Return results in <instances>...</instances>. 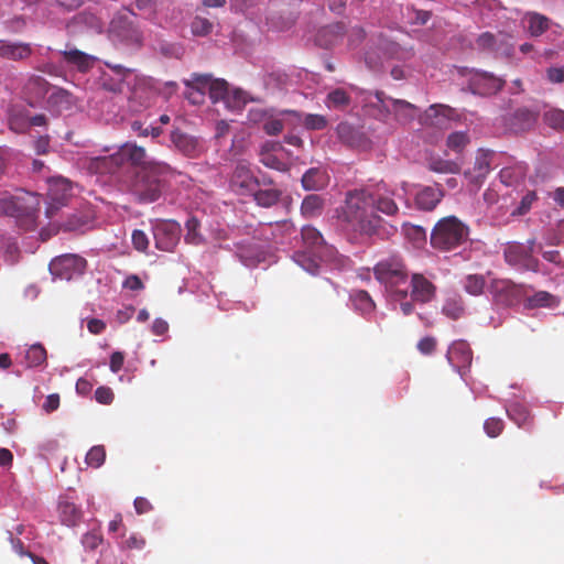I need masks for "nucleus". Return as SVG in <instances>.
<instances>
[{"mask_svg": "<svg viewBox=\"0 0 564 564\" xmlns=\"http://www.w3.org/2000/svg\"><path fill=\"white\" fill-rule=\"evenodd\" d=\"M545 121L552 128L564 130V110L554 109L545 113Z\"/></svg>", "mask_w": 564, "mask_h": 564, "instance_id": "57", "label": "nucleus"}, {"mask_svg": "<svg viewBox=\"0 0 564 564\" xmlns=\"http://www.w3.org/2000/svg\"><path fill=\"white\" fill-rule=\"evenodd\" d=\"M538 113L525 108H518L505 118L506 127L512 132H524L534 127Z\"/></svg>", "mask_w": 564, "mask_h": 564, "instance_id": "21", "label": "nucleus"}, {"mask_svg": "<svg viewBox=\"0 0 564 564\" xmlns=\"http://www.w3.org/2000/svg\"><path fill=\"white\" fill-rule=\"evenodd\" d=\"M325 200L319 195H307L301 204V214L305 218H315L322 215Z\"/></svg>", "mask_w": 564, "mask_h": 564, "instance_id": "33", "label": "nucleus"}, {"mask_svg": "<svg viewBox=\"0 0 564 564\" xmlns=\"http://www.w3.org/2000/svg\"><path fill=\"white\" fill-rule=\"evenodd\" d=\"M561 304V299L547 291H536L532 295H525L524 307L527 310L535 308H555Z\"/></svg>", "mask_w": 564, "mask_h": 564, "instance_id": "28", "label": "nucleus"}, {"mask_svg": "<svg viewBox=\"0 0 564 564\" xmlns=\"http://www.w3.org/2000/svg\"><path fill=\"white\" fill-rule=\"evenodd\" d=\"M373 274L394 300L408 297L409 272L400 256L391 254L380 260L373 268Z\"/></svg>", "mask_w": 564, "mask_h": 564, "instance_id": "3", "label": "nucleus"}, {"mask_svg": "<svg viewBox=\"0 0 564 564\" xmlns=\"http://www.w3.org/2000/svg\"><path fill=\"white\" fill-rule=\"evenodd\" d=\"M133 18L134 14L127 9L116 13L109 24L110 36L126 44L140 46L143 35Z\"/></svg>", "mask_w": 564, "mask_h": 564, "instance_id": "7", "label": "nucleus"}, {"mask_svg": "<svg viewBox=\"0 0 564 564\" xmlns=\"http://www.w3.org/2000/svg\"><path fill=\"white\" fill-rule=\"evenodd\" d=\"M351 101L350 96L343 88H336L329 91L325 99L327 108L332 109H345Z\"/></svg>", "mask_w": 564, "mask_h": 564, "instance_id": "40", "label": "nucleus"}, {"mask_svg": "<svg viewBox=\"0 0 564 564\" xmlns=\"http://www.w3.org/2000/svg\"><path fill=\"white\" fill-rule=\"evenodd\" d=\"M411 299L420 303L431 302L436 293V286L421 273H414L409 282Z\"/></svg>", "mask_w": 564, "mask_h": 564, "instance_id": "23", "label": "nucleus"}, {"mask_svg": "<svg viewBox=\"0 0 564 564\" xmlns=\"http://www.w3.org/2000/svg\"><path fill=\"white\" fill-rule=\"evenodd\" d=\"M442 311L447 317L458 319L464 315L465 308L460 299H448Z\"/></svg>", "mask_w": 564, "mask_h": 564, "instance_id": "52", "label": "nucleus"}, {"mask_svg": "<svg viewBox=\"0 0 564 564\" xmlns=\"http://www.w3.org/2000/svg\"><path fill=\"white\" fill-rule=\"evenodd\" d=\"M507 414L519 427H525L532 423V416L528 408L519 402L511 403L507 408Z\"/></svg>", "mask_w": 564, "mask_h": 564, "instance_id": "34", "label": "nucleus"}, {"mask_svg": "<svg viewBox=\"0 0 564 564\" xmlns=\"http://www.w3.org/2000/svg\"><path fill=\"white\" fill-rule=\"evenodd\" d=\"M9 128L17 133H24L29 130V115L25 108L12 106L9 110Z\"/></svg>", "mask_w": 564, "mask_h": 564, "instance_id": "31", "label": "nucleus"}, {"mask_svg": "<svg viewBox=\"0 0 564 564\" xmlns=\"http://www.w3.org/2000/svg\"><path fill=\"white\" fill-rule=\"evenodd\" d=\"M304 246L312 253V258H307L304 253L296 254V262L305 270L314 273L317 268V259L323 260L329 252V247L325 243L322 234L313 226H304L301 230Z\"/></svg>", "mask_w": 564, "mask_h": 564, "instance_id": "6", "label": "nucleus"}, {"mask_svg": "<svg viewBox=\"0 0 564 564\" xmlns=\"http://www.w3.org/2000/svg\"><path fill=\"white\" fill-rule=\"evenodd\" d=\"M535 240L530 239L527 243L508 242L503 249V258L506 262L519 271L539 270V260L533 256Z\"/></svg>", "mask_w": 564, "mask_h": 564, "instance_id": "8", "label": "nucleus"}, {"mask_svg": "<svg viewBox=\"0 0 564 564\" xmlns=\"http://www.w3.org/2000/svg\"><path fill=\"white\" fill-rule=\"evenodd\" d=\"M90 220V215L86 213H74L72 214L66 221L63 223L64 230L74 231L80 229L83 226L87 225Z\"/></svg>", "mask_w": 564, "mask_h": 564, "instance_id": "51", "label": "nucleus"}, {"mask_svg": "<svg viewBox=\"0 0 564 564\" xmlns=\"http://www.w3.org/2000/svg\"><path fill=\"white\" fill-rule=\"evenodd\" d=\"M267 183L271 184L272 181L263 177L262 184ZM260 185L261 181L253 175L248 163H237L230 178V187L234 192L239 195H249Z\"/></svg>", "mask_w": 564, "mask_h": 564, "instance_id": "14", "label": "nucleus"}, {"mask_svg": "<svg viewBox=\"0 0 564 564\" xmlns=\"http://www.w3.org/2000/svg\"><path fill=\"white\" fill-rule=\"evenodd\" d=\"M28 368H36L46 364L47 352L41 344H34L25 350L24 355Z\"/></svg>", "mask_w": 564, "mask_h": 564, "instance_id": "36", "label": "nucleus"}, {"mask_svg": "<svg viewBox=\"0 0 564 564\" xmlns=\"http://www.w3.org/2000/svg\"><path fill=\"white\" fill-rule=\"evenodd\" d=\"M170 166L165 163H149L140 169L132 181L131 192L140 203H153L163 192Z\"/></svg>", "mask_w": 564, "mask_h": 564, "instance_id": "2", "label": "nucleus"}, {"mask_svg": "<svg viewBox=\"0 0 564 564\" xmlns=\"http://www.w3.org/2000/svg\"><path fill=\"white\" fill-rule=\"evenodd\" d=\"M208 96L213 104H216L220 100L229 102L230 90L228 83L225 79L212 77Z\"/></svg>", "mask_w": 564, "mask_h": 564, "instance_id": "37", "label": "nucleus"}, {"mask_svg": "<svg viewBox=\"0 0 564 564\" xmlns=\"http://www.w3.org/2000/svg\"><path fill=\"white\" fill-rule=\"evenodd\" d=\"M115 394L109 387H98L95 391V399L101 404H110L113 401Z\"/></svg>", "mask_w": 564, "mask_h": 564, "instance_id": "59", "label": "nucleus"}, {"mask_svg": "<svg viewBox=\"0 0 564 564\" xmlns=\"http://www.w3.org/2000/svg\"><path fill=\"white\" fill-rule=\"evenodd\" d=\"M369 188L372 209H376L377 213L384 214L389 217H393L399 214V206L395 199H401L402 196L394 188L389 187L386 183H379Z\"/></svg>", "mask_w": 564, "mask_h": 564, "instance_id": "13", "label": "nucleus"}, {"mask_svg": "<svg viewBox=\"0 0 564 564\" xmlns=\"http://www.w3.org/2000/svg\"><path fill=\"white\" fill-rule=\"evenodd\" d=\"M531 286L517 284L509 279H494L490 283L489 291L499 305L511 307L524 303V297Z\"/></svg>", "mask_w": 564, "mask_h": 564, "instance_id": "9", "label": "nucleus"}, {"mask_svg": "<svg viewBox=\"0 0 564 564\" xmlns=\"http://www.w3.org/2000/svg\"><path fill=\"white\" fill-rule=\"evenodd\" d=\"M105 459L106 451L105 447L101 445L91 447L86 455V463L94 468L100 467L104 464Z\"/></svg>", "mask_w": 564, "mask_h": 564, "instance_id": "53", "label": "nucleus"}, {"mask_svg": "<svg viewBox=\"0 0 564 564\" xmlns=\"http://www.w3.org/2000/svg\"><path fill=\"white\" fill-rule=\"evenodd\" d=\"M468 236L467 225L456 216H446L432 229L431 246L440 251H451L467 242Z\"/></svg>", "mask_w": 564, "mask_h": 564, "instance_id": "5", "label": "nucleus"}, {"mask_svg": "<svg viewBox=\"0 0 564 564\" xmlns=\"http://www.w3.org/2000/svg\"><path fill=\"white\" fill-rule=\"evenodd\" d=\"M184 96L193 105H202L205 101V93H202V91L191 87V85L186 86Z\"/></svg>", "mask_w": 564, "mask_h": 564, "instance_id": "62", "label": "nucleus"}, {"mask_svg": "<svg viewBox=\"0 0 564 564\" xmlns=\"http://www.w3.org/2000/svg\"><path fill=\"white\" fill-rule=\"evenodd\" d=\"M132 245L139 251H145L149 246L148 236L139 229L133 230L132 232Z\"/></svg>", "mask_w": 564, "mask_h": 564, "instance_id": "60", "label": "nucleus"}, {"mask_svg": "<svg viewBox=\"0 0 564 564\" xmlns=\"http://www.w3.org/2000/svg\"><path fill=\"white\" fill-rule=\"evenodd\" d=\"M506 37L507 36L502 33L495 35L490 32H485L477 37L476 44L477 47L482 51H498V43H502Z\"/></svg>", "mask_w": 564, "mask_h": 564, "instance_id": "41", "label": "nucleus"}, {"mask_svg": "<svg viewBox=\"0 0 564 564\" xmlns=\"http://www.w3.org/2000/svg\"><path fill=\"white\" fill-rule=\"evenodd\" d=\"M153 236L159 250L172 252L180 241L181 226L173 220L161 221L154 226Z\"/></svg>", "mask_w": 564, "mask_h": 564, "instance_id": "15", "label": "nucleus"}, {"mask_svg": "<svg viewBox=\"0 0 564 564\" xmlns=\"http://www.w3.org/2000/svg\"><path fill=\"white\" fill-rule=\"evenodd\" d=\"M436 348V339L431 336L423 337L417 343V349L423 355H431Z\"/></svg>", "mask_w": 564, "mask_h": 564, "instance_id": "63", "label": "nucleus"}, {"mask_svg": "<svg viewBox=\"0 0 564 564\" xmlns=\"http://www.w3.org/2000/svg\"><path fill=\"white\" fill-rule=\"evenodd\" d=\"M33 53L32 46L23 42L0 41V57L13 62L28 59Z\"/></svg>", "mask_w": 564, "mask_h": 564, "instance_id": "24", "label": "nucleus"}, {"mask_svg": "<svg viewBox=\"0 0 564 564\" xmlns=\"http://www.w3.org/2000/svg\"><path fill=\"white\" fill-rule=\"evenodd\" d=\"M172 142L180 152L189 158L198 156L202 151V147L195 137L180 130L172 133Z\"/></svg>", "mask_w": 564, "mask_h": 564, "instance_id": "27", "label": "nucleus"}, {"mask_svg": "<svg viewBox=\"0 0 564 564\" xmlns=\"http://www.w3.org/2000/svg\"><path fill=\"white\" fill-rule=\"evenodd\" d=\"M210 80H212V75H209V74L194 73V74H192L189 79L184 80V85L185 86L191 85V87H193L202 93H205V95H206L209 90Z\"/></svg>", "mask_w": 564, "mask_h": 564, "instance_id": "48", "label": "nucleus"}, {"mask_svg": "<svg viewBox=\"0 0 564 564\" xmlns=\"http://www.w3.org/2000/svg\"><path fill=\"white\" fill-rule=\"evenodd\" d=\"M118 156L120 158L121 166L131 165L142 169L149 163H156L149 159V155L143 147L134 142H126L118 149Z\"/></svg>", "mask_w": 564, "mask_h": 564, "instance_id": "19", "label": "nucleus"}, {"mask_svg": "<svg viewBox=\"0 0 564 564\" xmlns=\"http://www.w3.org/2000/svg\"><path fill=\"white\" fill-rule=\"evenodd\" d=\"M256 200V203L261 207H272L275 205L280 198H281V191L276 188H259L257 187L254 192H251V194Z\"/></svg>", "mask_w": 564, "mask_h": 564, "instance_id": "35", "label": "nucleus"}, {"mask_svg": "<svg viewBox=\"0 0 564 564\" xmlns=\"http://www.w3.org/2000/svg\"><path fill=\"white\" fill-rule=\"evenodd\" d=\"M301 121V112L296 110H282L278 116H265L262 129L268 135H278L282 132L284 124H299Z\"/></svg>", "mask_w": 564, "mask_h": 564, "instance_id": "18", "label": "nucleus"}, {"mask_svg": "<svg viewBox=\"0 0 564 564\" xmlns=\"http://www.w3.org/2000/svg\"><path fill=\"white\" fill-rule=\"evenodd\" d=\"M547 79L551 83L560 84L564 82V66L563 67H550L546 72Z\"/></svg>", "mask_w": 564, "mask_h": 564, "instance_id": "64", "label": "nucleus"}, {"mask_svg": "<svg viewBox=\"0 0 564 564\" xmlns=\"http://www.w3.org/2000/svg\"><path fill=\"white\" fill-rule=\"evenodd\" d=\"M118 152L110 155L91 158L88 161L87 169L95 174H115L121 169Z\"/></svg>", "mask_w": 564, "mask_h": 564, "instance_id": "25", "label": "nucleus"}, {"mask_svg": "<svg viewBox=\"0 0 564 564\" xmlns=\"http://www.w3.org/2000/svg\"><path fill=\"white\" fill-rule=\"evenodd\" d=\"M47 184V207L45 214L47 218H52L73 196V185L69 180L62 176L50 178Z\"/></svg>", "mask_w": 564, "mask_h": 564, "instance_id": "10", "label": "nucleus"}, {"mask_svg": "<svg viewBox=\"0 0 564 564\" xmlns=\"http://www.w3.org/2000/svg\"><path fill=\"white\" fill-rule=\"evenodd\" d=\"M505 424L501 419L489 417L484 423V430L489 437H497L503 431Z\"/></svg>", "mask_w": 564, "mask_h": 564, "instance_id": "56", "label": "nucleus"}, {"mask_svg": "<svg viewBox=\"0 0 564 564\" xmlns=\"http://www.w3.org/2000/svg\"><path fill=\"white\" fill-rule=\"evenodd\" d=\"M40 212V198L36 194L20 191L14 195L4 193L0 196V215L17 218L25 227L36 226Z\"/></svg>", "mask_w": 564, "mask_h": 564, "instance_id": "4", "label": "nucleus"}, {"mask_svg": "<svg viewBox=\"0 0 564 564\" xmlns=\"http://www.w3.org/2000/svg\"><path fill=\"white\" fill-rule=\"evenodd\" d=\"M486 280L480 274H469L465 279V291L474 296L480 295L485 289Z\"/></svg>", "mask_w": 564, "mask_h": 564, "instance_id": "46", "label": "nucleus"}, {"mask_svg": "<svg viewBox=\"0 0 564 564\" xmlns=\"http://www.w3.org/2000/svg\"><path fill=\"white\" fill-rule=\"evenodd\" d=\"M351 297L356 310L360 311L362 314L371 313L376 307L375 302L367 291H356Z\"/></svg>", "mask_w": 564, "mask_h": 564, "instance_id": "43", "label": "nucleus"}, {"mask_svg": "<svg viewBox=\"0 0 564 564\" xmlns=\"http://www.w3.org/2000/svg\"><path fill=\"white\" fill-rule=\"evenodd\" d=\"M86 267V259L73 253L58 256L54 258L48 265L52 275L67 281L82 275Z\"/></svg>", "mask_w": 564, "mask_h": 564, "instance_id": "12", "label": "nucleus"}, {"mask_svg": "<svg viewBox=\"0 0 564 564\" xmlns=\"http://www.w3.org/2000/svg\"><path fill=\"white\" fill-rule=\"evenodd\" d=\"M491 151L482 149L478 150L473 166L464 172L468 182L474 184L477 188L485 181L491 170Z\"/></svg>", "mask_w": 564, "mask_h": 564, "instance_id": "16", "label": "nucleus"}, {"mask_svg": "<svg viewBox=\"0 0 564 564\" xmlns=\"http://www.w3.org/2000/svg\"><path fill=\"white\" fill-rule=\"evenodd\" d=\"M105 65L112 73L111 75H115L116 78L121 79L122 82H124L126 78H128L133 73L132 68H128L112 62H105Z\"/></svg>", "mask_w": 564, "mask_h": 564, "instance_id": "58", "label": "nucleus"}, {"mask_svg": "<svg viewBox=\"0 0 564 564\" xmlns=\"http://www.w3.org/2000/svg\"><path fill=\"white\" fill-rule=\"evenodd\" d=\"M346 33L344 23H334L323 28L318 34L317 41L322 43L323 37L330 36L332 39L324 43L326 46H332L337 43L338 39Z\"/></svg>", "mask_w": 564, "mask_h": 564, "instance_id": "42", "label": "nucleus"}, {"mask_svg": "<svg viewBox=\"0 0 564 564\" xmlns=\"http://www.w3.org/2000/svg\"><path fill=\"white\" fill-rule=\"evenodd\" d=\"M447 360L462 376L473 361V351L464 340L454 341L447 351Z\"/></svg>", "mask_w": 564, "mask_h": 564, "instance_id": "20", "label": "nucleus"}, {"mask_svg": "<svg viewBox=\"0 0 564 564\" xmlns=\"http://www.w3.org/2000/svg\"><path fill=\"white\" fill-rule=\"evenodd\" d=\"M430 170L436 173H459L460 166L451 160L436 159L430 162Z\"/></svg>", "mask_w": 564, "mask_h": 564, "instance_id": "50", "label": "nucleus"}, {"mask_svg": "<svg viewBox=\"0 0 564 564\" xmlns=\"http://www.w3.org/2000/svg\"><path fill=\"white\" fill-rule=\"evenodd\" d=\"M505 80L487 72H476L469 80V87L474 94L488 96L502 89Z\"/></svg>", "mask_w": 564, "mask_h": 564, "instance_id": "17", "label": "nucleus"}, {"mask_svg": "<svg viewBox=\"0 0 564 564\" xmlns=\"http://www.w3.org/2000/svg\"><path fill=\"white\" fill-rule=\"evenodd\" d=\"M48 83L45 78L41 76H31L25 86L24 89L26 93H32L36 97H43L47 91Z\"/></svg>", "mask_w": 564, "mask_h": 564, "instance_id": "47", "label": "nucleus"}, {"mask_svg": "<svg viewBox=\"0 0 564 564\" xmlns=\"http://www.w3.org/2000/svg\"><path fill=\"white\" fill-rule=\"evenodd\" d=\"M123 83L124 82L116 78L115 75L107 72H104L100 76L101 87L111 93H120L122 90Z\"/></svg>", "mask_w": 564, "mask_h": 564, "instance_id": "54", "label": "nucleus"}, {"mask_svg": "<svg viewBox=\"0 0 564 564\" xmlns=\"http://www.w3.org/2000/svg\"><path fill=\"white\" fill-rule=\"evenodd\" d=\"M375 96L377 104L373 106L379 108L384 116L392 111L395 120L402 124L411 122L417 115L416 106L406 100L386 97L383 91H377Z\"/></svg>", "mask_w": 564, "mask_h": 564, "instance_id": "11", "label": "nucleus"}, {"mask_svg": "<svg viewBox=\"0 0 564 564\" xmlns=\"http://www.w3.org/2000/svg\"><path fill=\"white\" fill-rule=\"evenodd\" d=\"M260 161L265 166H268L270 169H274L278 171H283L285 169V164L281 160H279L275 155H273L269 152L262 153Z\"/></svg>", "mask_w": 564, "mask_h": 564, "instance_id": "61", "label": "nucleus"}, {"mask_svg": "<svg viewBox=\"0 0 564 564\" xmlns=\"http://www.w3.org/2000/svg\"><path fill=\"white\" fill-rule=\"evenodd\" d=\"M337 220L348 231L361 236L377 235L383 219L372 209L369 187L348 191L344 204L337 208Z\"/></svg>", "mask_w": 564, "mask_h": 564, "instance_id": "1", "label": "nucleus"}, {"mask_svg": "<svg viewBox=\"0 0 564 564\" xmlns=\"http://www.w3.org/2000/svg\"><path fill=\"white\" fill-rule=\"evenodd\" d=\"M301 122H303V124L308 130H323L327 126V120L322 115H306L304 117L302 116Z\"/></svg>", "mask_w": 564, "mask_h": 564, "instance_id": "55", "label": "nucleus"}, {"mask_svg": "<svg viewBox=\"0 0 564 564\" xmlns=\"http://www.w3.org/2000/svg\"><path fill=\"white\" fill-rule=\"evenodd\" d=\"M213 31V23L204 17L196 15L191 22V32L195 36H207Z\"/></svg>", "mask_w": 564, "mask_h": 564, "instance_id": "49", "label": "nucleus"}, {"mask_svg": "<svg viewBox=\"0 0 564 564\" xmlns=\"http://www.w3.org/2000/svg\"><path fill=\"white\" fill-rule=\"evenodd\" d=\"M336 131L338 138L349 147L362 148L368 144L367 137L347 122H340Z\"/></svg>", "mask_w": 564, "mask_h": 564, "instance_id": "29", "label": "nucleus"}, {"mask_svg": "<svg viewBox=\"0 0 564 564\" xmlns=\"http://www.w3.org/2000/svg\"><path fill=\"white\" fill-rule=\"evenodd\" d=\"M528 22V32L532 36H540L550 29L551 20L538 12H528L524 18Z\"/></svg>", "mask_w": 564, "mask_h": 564, "instance_id": "32", "label": "nucleus"}, {"mask_svg": "<svg viewBox=\"0 0 564 564\" xmlns=\"http://www.w3.org/2000/svg\"><path fill=\"white\" fill-rule=\"evenodd\" d=\"M453 115L454 109L449 106L434 104L419 116V121L422 126L442 128L448 122Z\"/></svg>", "mask_w": 564, "mask_h": 564, "instance_id": "22", "label": "nucleus"}, {"mask_svg": "<svg viewBox=\"0 0 564 564\" xmlns=\"http://www.w3.org/2000/svg\"><path fill=\"white\" fill-rule=\"evenodd\" d=\"M444 192L440 185L425 186L415 196V204L420 209L433 210L442 200Z\"/></svg>", "mask_w": 564, "mask_h": 564, "instance_id": "26", "label": "nucleus"}, {"mask_svg": "<svg viewBox=\"0 0 564 564\" xmlns=\"http://www.w3.org/2000/svg\"><path fill=\"white\" fill-rule=\"evenodd\" d=\"M64 59L77 66L80 72H86L93 64V57L79 50H69L63 52Z\"/></svg>", "mask_w": 564, "mask_h": 564, "instance_id": "38", "label": "nucleus"}, {"mask_svg": "<svg viewBox=\"0 0 564 564\" xmlns=\"http://www.w3.org/2000/svg\"><path fill=\"white\" fill-rule=\"evenodd\" d=\"M59 517L64 524L68 527L76 525L82 517L80 510L75 506V503L69 501L61 502L58 506Z\"/></svg>", "mask_w": 564, "mask_h": 564, "instance_id": "39", "label": "nucleus"}, {"mask_svg": "<svg viewBox=\"0 0 564 564\" xmlns=\"http://www.w3.org/2000/svg\"><path fill=\"white\" fill-rule=\"evenodd\" d=\"M186 235H185V241L191 245L198 246L204 242V237L199 232L200 223L197 218L191 217L187 219L186 224Z\"/></svg>", "mask_w": 564, "mask_h": 564, "instance_id": "45", "label": "nucleus"}, {"mask_svg": "<svg viewBox=\"0 0 564 564\" xmlns=\"http://www.w3.org/2000/svg\"><path fill=\"white\" fill-rule=\"evenodd\" d=\"M470 138L465 131H456L447 137L446 145L448 149L456 153L463 152V150L469 144Z\"/></svg>", "mask_w": 564, "mask_h": 564, "instance_id": "44", "label": "nucleus"}, {"mask_svg": "<svg viewBox=\"0 0 564 564\" xmlns=\"http://www.w3.org/2000/svg\"><path fill=\"white\" fill-rule=\"evenodd\" d=\"M327 173L318 167L307 170L302 176V185L306 191H321L328 185Z\"/></svg>", "mask_w": 564, "mask_h": 564, "instance_id": "30", "label": "nucleus"}]
</instances>
